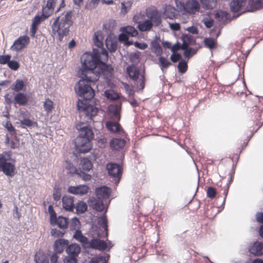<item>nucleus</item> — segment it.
<instances>
[{
	"label": "nucleus",
	"mask_w": 263,
	"mask_h": 263,
	"mask_svg": "<svg viewBox=\"0 0 263 263\" xmlns=\"http://www.w3.org/2000/svg\"><path fill=\"white\" fill-rule=\"evenodd\" d=\"M82 67L79 72L82 79L87 83L94 82L99 80L100 76L103 74L106 78L111 76L112 68L105 64L107 61L95 59L90 53H84L81 58Z\"/></svg>",
	"instance_id": "nucleus-1"
},
{
	"label": "nucleus",
	"mask_w": 263,
	"mask_h": 263,
	"mask_svg": "<svg viewBox=\"0 0 263 263\" xmlns=\"http://www.w3.org/2000/svg\"><path fill=\"white\" fill-rule=\"evenodd\" d=\"M76 127L79 131V135L75 140L76 148L80 153H87L92 147L91 140L93 138V132L84 123H78Z\"/></svg>",
	"instance_id": "nucleus-2"
},
{
	"label": "nucleus",
	"mask_w": 263,
	"mask_h": 263,
	"mask_svg": "<svg viewBox=\"0 0 263 263\" xmlns=\"http://www.w3.org/2000/svg\"><path fill=\"white\" fill-rule=\"evenodd\" d=\"M72 12L68 11L57 17L52 25V33L57 34L61 41L64 36L68 34L69 27L72 25Z\"/></svg>",
	"instance_id": "nucleus-3"
},
{
	"label": "nucleus",
	"mask_w": 263,
	"mask_h": 263,
	"mask_svg": "<svg viewBox=\"0 0 263 263\" xmlns=\"http://www.w3.org/2000/svg\"><path fill=\"white\" fill-rule=\"evenodd\" d=\"M110 193V190L106 186H101L96 189L97 198H91L89 201V206L97 211H103L105 209L104 202H108V199Z\"/></svg>",
	"instance_id": "nucleus-4"
},
{
	"label": "nucleus",
	"mask_w": 263,
	"mask_h": 263,
	"mask_svg": "<svg viewBox=\"0 0 263 263\" xmlns=\"http://www.w3.org/2000/svg\"><path fill=\"white\" fill-rule=\"evenodd\" d=\"M102 35L100 31L95 32L93 37V43L97 47V48H93L92 53H90L94 57L95 59H98L100 60L107 61L108 53L107 51L102 48Z\"/></svg>",
	"instance_id": "nucleus-5"
},
{
	"label": "nucleus",
	"mask_w": 263,
	"mask_h": 263,
	"mask_svg": "<svg viewBox=\"0 0 263 263\" xmlns=\"http://www.w3.org/2000/svg\"><path fill=\"white\" fill-rule=\"evenodd\" d=\"M76 92L83 99L80 100H89L93 98L95 92L90 84L84 79H81L75 85Z\"/></svg>",
	"instance_id": "nucleus-6"
},
{
	"label": "nucleus",
	"mask_w": 263,
	"mask_h": 263,
	"mask_svg": "<svg viewBox=\"0 0 263 263\" xmlns=\"http://www.w3.org/2000/svg\"><path fill=\"white\" fill-rule=\"evenodd\" d=\"M10 159V155L8 153L0 154V172H3L7 176L12 177L15 167L14 164L9 161Z\"/></svg>",
	"instance_id": "nucleus-7"
},
{
	"label": "nucleus",
	"mask_w": 263,
	"mask_h": 263,
	"mask_svg": "<svg viewBox=\"0 0 263 263\" xmlns=\"http://www.w3.org/2000/svg\"><path fill=\"white\" fill-rule=\"evenodd\" d=\"M88 100H79L77 103L78 110L81 112V116H85L87 119H92L98 112V109L88 103Z\"/></svg>",
	"instance_id": "nucleus-8"
},
{
	"label": "nucleus",
	"mask_w": 263,
	"mask_h": 263,
	"mask_svg": "<svg viewBox=\"0 0 263 263\" xmlns=\"http://www.w3.org/2000/svg\"><path fill=\"white\" fill-rule=\"evenodd\" d=\"M230 9L234 12L240 11L241 13L253 12L249 1L247 0H232L230 3Z\"/></svg>",
	"instance_id": "nucleus-9"
},
{
	"label": "nucleus",
	"mask_w": 263,
	"mask_h": 263,
	"mask_svg": "<svg viewBox=\"0 0 263 263\" xmlns=\"http://www.w3.org/2000/svg\"><path fill=\"white\" fill-rule=\"evenodd\" d=\"M107 169L108 174L115 178L116 183H118L121 174V170L120 166L117 164L109 163L107 165Z\"/></svg>",
	"instance_id": "nucleus-10"
},
{
	"label": "nucleus",
	"mask_w": 263,
	"mask_h": 263,
	"mask_svg": "<svg viewBox=\"0 0 263 263\" xmlns=\"http://www.w3.org/2000/svg\"><path fill=\"white\" fill-rule=\"evenodd\" d=\"M29 42L30 39L28 36H21L14 42L11 48L17 51H21L25 48Z\"/></svg>",
	"instance_id": "nucleus-11"
},
{
	"label": "nucleus",
	"mask_w": 263,
	"mask_h": 263,
	"mask_svg": "<svg viewBox=\"0 0 263 263\" xmlns=\"http://www.w3.org/2000/svg\"><path fill=\"white\" fill-rule=\"evenodd\" d=\"M183 11L191 14H195L200 9V4L196 0H188L184 6Z\"/></svg>",
	"instance_id": "nucleus-12"
},
{
	"label": "nucleus",
	"mask_w": 263,
	"mask_h": 263,
	"mask_svg": "<svg viewBox=\"0 0 263 263\" xmlns=\"http://www.w3.org/2000/svg\"><path fill=\"white\" fill-rule=\"evenodd\" d=\"M88 189L86 185H79L69 187L68 191L73 194L82 195L87 193Z\"/></svg>",
	"instance_id": "nucleus-13"
},
{
	"label": "nucleus",
	"mask_w": 263,
	"mask_h": 263,
	"mask_svg": "<svg viewBox=\"0 0 263 263\" xmlns=\"http://www.w3.org/2000/svg\"><path fill=\"white\" fill-rule=\"evenodd\" d=\"M106 247V243L104 241L98 239L91 240L88 242V247H87V248H91L99 250H104Z\"/></svg>",
	"instance_id": "nucleus-14"
},
{
	"label": "nucleus",
	"mask_w": 263,
	"mask_h": 263,
	"mask_svg": "<svg viewBox=\"0 0 263 263\" xmlns=\"http://www.w3.org/2000/svg\"><path fill=\"white\" fill-rule=\"evenodd\" d=\"M137 17H138V16L135 15L133 18L138 24V28L141 31H148L151 30L153 24L149 20H146L142 22H138Z\"/></svg>",
	"instance_id": "nucleus-15"
},
{
	"label": "nucleus",
	"mask_w": 263,
	"mask_h": 263,
	"mask_svg": "<svg viewBox=\"0 0 263 263\" xmlns=\"http://www.w3.org/2000/svg\"><path fill=\"white\" fill-rule=\"evenodd\" d=\"M163 11L164 15L170 19H173L177 15V9L171 5H165L163 8Z\"/></svg>",
	"instance_id": "nucleus-16"
},
{
	"label": "nucleus",
	"mask_w": 263,
	"mask_h": 263,
	"mask_svg": "<svg viewBox=\"0 0 263 263\" xmlns=\"http://www.w3.org/2000/svg\"><path fill=\"white\" fill-rule=\"evenodd\" d=\"M147 17L154 23L156 26L159 25L161 22V16L157 10H153L146 13Z\"/></svg>",
	"instance_id": "nucleus-17"
},
{
	"label": "nucleus",
	"mask_w": 263,
	"mask_h": 263,
	"mask_svg": "<svg viewBox=\"0 0 263 263\" xmlns=\"http://www.w3.org/2000/svg\"><path fill=\"white\" fill-rule=\"evenodd\" d=\"M250 252L257 256L263 255V244L261 242H255L249 248Z\"/></svg>",
	"instance_id": "nucleus-18"
},
{
	"label": "nucleus",
	"mask_w": 263,
	"mask_h": 263,
	"mask_svg": "<svg viewBox=\"0 0 263 263\" xmlns=\"http://www.w3.org/2000/svg\"><path fill=\"white\" fill-rule=\"evenodd\" d=\"M63 208L67 210L71 211L74 208L73 198L71 196H65L62 198Z\"/></svg>",
	"instance_id": "nucleus-19"
},
{
	"label": "nucleus",
	"mask_w": 263,
	"mask_h": 263,
	"mask_svg": "<svg viewBox=\"0 0 263 263\" xmlns=\"http://www.w3.org/2000/svg\"><path fill=\"white\" fill-rule=\"evenodd\" d=\"M68 241L64 239H59L56 240L54 243V249L57 253H62L64 248L68 246Z\"/></svg>",
	"instance_id": "nucleus-20"
},
{
	"label": "nucleus",
	"mask_w": 263,
	"mask_h": 263,
	"mask_svg": "<svg viewBox=\"0 0 263 263\" xmlns=\"http://www.w3.org/2000/svg\"><path fill=\"white\" fill-rule=\"evenodd\" d=\"M81 248L79 245L73 243L68 246L66 250V253L71 256L76 257L80 253Z\"/></svg>",
	"instance_id": "nucleus-21"
},
{
	"label": "nucleus",
	"mask_w": 263,
	"mask_h": 263,
	"mask_svg": "<svg viewBox=\"0 0 263 263\" xmlns=\"http://www.w3.org/2000/svg\"><path fill=\"white\" fill-rule=\"evenodd\" d=\"M106 126L110 132L119 134L122 132V128L118 122L108 121L106 123Z\"/></svg>",
	"instance_id": "nucleus-22"
},
{
	"label": "nucleus",
	"mask_w": 263,
	"mask_h": 263,
	"mask_svg": "<svg viewBox=\"0 0 263 263\" xmlns=\"http://www.w3.org/2000/svg\"><path fill=\"white\" fill-rule=\"evenodd\" d=\"M125 144V141L124 139L115 138L110 142L111 148L115 150H118L123 148Z\"/></svg>",
	"instance_id": "nucleus-23"
},
{
	"label": "nucleus",
	"mask_w": 263,
	"mask_h": 263,
	"mask_svg": "<svg viewBox=\"0 0 263 263\" xmlns=\"http://www.w3.org/2000/svg\"><path fill=\"white\" fill-rule=\"evenodd\" d=\"M120 31L122 32V33H125L128 36H130L132 37L136 36L138 34V31L133 26H128L121 28Z\"/></svg>",
	"instance_id": "nucleus-24"
},
{
	"label": "nucleus",
	"mask_w": 263,
	"mask_h": 263,
	"mask_svg": "<svg viewBox=\"0 0 263 263\" xmlns=\"http://www.w3.org/2000/svg\"><path fill=\"white\" fill-rule=\"evenodd\" d=\"M73 238L80 242L84 247L87 248V247H88V239L83 235L80 231L77 230L76 231L73 235Z\"/></svg>",
	"instance_id": "nucleus-25"
},
{
	"label": "nucleus",
	"mask_w": 263,
	"mask_h": 263,
	"mask_svg": "<svg viewBox=\"0 0 263 263\" xmlns=\"http://www.w3.org/2000/svg\"><path fill=\"white\" fill-rule=\"evenodd\" d=\"M126 69L129 77L134 81L137 80L139 74V69L134 65L128 66Z\"/></svg>",
	"instance_id": "nucleus-26"
},
{
	"label": "nucleus",
	"mask_w": 263,
	"mask_h": 263,
	"mask_svg": "<svg viewBox=\"0 0 263 263\" xmlns=\"http://www.w3.org/2000/svg\"><path fill=\"white\" fill-rule=\"evenodd\" d=\"M120 109L121 107L118 105H111L109 107V111L115 120H120Z\"/></svg>",
	"instance_id": "nucleus-27"
},
{
	"label": "nucleus",
	"mask_w": 263,
	"mask_h": 263,
	"mask_svg": "<svg viewBox=\"0 0 263 263\" xmlns=\"http://www.w3.org/2000/svg\"><path fill=\"white\" fill-rule=\"evenodd\" d=\"M202 7L208 10H212L216 7L217 0H200Z\"/></svg>",
	"instance_id": "nucleus-28"
},
{
	"label": "nucleus",
	"mask_w": 263,
	"mask_h": 263,
	"mask_svg": "<svg viewBox=\"0 0 263 263\" xmlns=\"http://www.w3.org/2000/svg\"><path fill=\"white\" fill-rule=\"evenodd\" d=\"M14 101L15 103L18 104L20 105H24L27 103L28 99L23 93H18L15 97Z\"/></svg>",
	"instance_id": "nucleus-29"
},
{
	"label": "nucleus",
	"mask_w": 263,
	"mask_h": 263,
	"mask_svg": "<svg viewBox=\"0 0 263 263\" xmlns=\"http://www.w3.org/2000/svg\"><path fill=\"white\" fill-rule=\"evenodd\" d=\"M181 48L184 50L183 55L185 58H189L196 53V51L193 48H188L187 44L185 42L182 44Z\"/></svg>",
	"instance_id": "nucleus-30"
},
{
	"label": "nucleus",
	"mask_w": 263,
	"mask_h": 263,
	"mask_svg": "<svg viewBox=\"0 0 263 263\" xmlns=\"http://www.w3.org/2000/svg\"><path fill=\"white\" fill-rule=\"evenodd\" d=\"M55 223L57 226L62 229H65L67 227L68 221L67 219L62 216H59L58 218H55V220H53V223Z\"/></svg>",
	"instance_id": "nucleus-31"
},
{
	"label": "nucleus",
	"mask_w": 263,
	"mask_h": 263,
	"mask_svg": "<svg viewBox=\"0 0 263 263\" xmlns=\"http://www.w3.org/2000/svg\"><path fill=\"white\" fill-rule=\"evenodd\" d=\"M151 49L152 52L154 53L156 55H160L162 53L161 47L159 44L156 41L151 42Z\"/></svg>",
	"instance_id": "nucleus-32"
},
{
	"label": "nucleus",
	"mask_w": 263,
	"mask_h": 263,
	"mask_svg": "<svg viewBox=\"0 0 263 263\" xmlns=\"http://www.w3.org/2000/svg\"><path fill=\"white\" fill-rule=\"evenodd\" d=\"M64 166L68 173L71 174H78V170L70 161H66L64 164Z\"/></svg>",
	"instance_id": "nucleus-33"
},
{
	"label": "nucleus",
	"mask_w": 263,
	"mask_h": 263,
	"mask_svg": "<svg viewBox=\"0 0 263 263\" xmlns=\"http://www.w3.org/2000/svg\"><path fill=\"white\" fill-rule=\"evenodd\" d=\"M80 166L83 170L88 171L90 170L92 165L89 159L84 158L81 160Z\"/></svg>",
	"instance_id": "nucleus-34"
},
{
	"label": "nucleus",
	"mask_w": 263,
	"mask_h": 263,
	"mask_svg": "<svg viewBox=\"0 0 263 263\" xmlns=\"http://www.w3.org/2000/svg\"><path fill=\"white\" fill-rule=\"evenodd\" d=\"M249 4L254 11L263 7V0H249Z\"/></svg>",
	"instance_id": "nucleus-35"
},
{
	"label": "nucleus",
	"mask_w": 263,
	"mask_h": 263,
	"mask_svg": "<svg viewBox=\"0 0 263 263\" xmlns=\"http://www.w3.org/2000/svg\"><path fill=\"white\" fill-rule=\"evenodd\" d=\"M133 2L132 1H127L121 3V13L125 14L130 9Z\"/></svg>",
	"instance_id": "nucleus-36"
},
{
	"label": "nucleus",
	"mask_w": 263,
	"mask_h": 263,
	"mask_svg": "<svg viewBox=\"0 0 263 263\" xmlns=\"http://www.w3.org/2000/svg\"><path fill=\"white\" fill-rule=\"evenodd\" d=\"M43 107L44 110L47 114L50 113L53 109V102L51 100H50L49 98H46L43 103Z\"/></svg>",
	"instance_id": "nucleus-37"
},
{
	"label": "nucleus",
	"mask_w": 263,
	"mask_h": 263,
	"mask_svg": "<svg viewBox=\"0 0 263 263\" xmlns=\"http://www.w3.org/2000/svg\"><path fill=\"white\" fill-rule=\"evenodd\" d=\"M24 87V83L23 80L17 79L12 85L11 88L15 91H20L23 90Z\"/></svg>",
	"instance_id": "nucleus-38"
},
{
	"label": "nucleus",
	"mask_w": 263,
	"mask_h": 263,
	"mask_svg": "<svg viewBox=\"0 0 263 263\" xmlns=\"http://www.w3.org/2000/svg\"><path fill=\"white\" fill-rule=\"evenodd\" d=\"M159 62L160 63V68L163 72L164 71V69H166L171 65V63L163 57H159Z\"/></svg>",
	"instance_id": "nucleus-39"
},
{
	"label": "nucleus",
	"mask_w": 263,
	"mask_h": 263,
	"mask_svg": "<svg viewBox=\"0 0 263 263\" xmlns=\"http://www.w3.org/2000/svg\"><path fill=\"white\" fill-rule=\"evenodd\" d=\"M87 209V204L83 202L79 201L76 205L77 213L78 214H82L84 213Z\"/></svg>",
	"instance_id": "nucleus-40"
},
{
	"label": "nucleus",
	"mask_w": 263,
	"mask_h": 263,
	"mask_svg": "<svg viewBox=\"0 0 263 263\" xmlns=\"http://www.w3.org/2000/svg\"><path fill=\"white\" fill-rule=\"evenodd\" d=\"M106 46L107 49L111 52H114L117 48V43L108 39H107L106 40Z\"/></svg>",
	"instance_id": "nucleus-41"
},
{
	"label": "nucleus",
	"mask_w": 263,
	"mask_h": 263,
	"mask_svg": "<svg viewBox=\"0 0 263 263\" xmlns=\"http://www.w3.org/2000/svg\"><path fill=\"white\" fill-rule=\"evenodd\" d=\"M108 256H96L92 258L90 263H107Z\"/></svg>",
	"instance_id": "nucleus-42"
},
{
	"label": "nucleus",
	"mask_w": 263,
	"mask_h": 263,
	"mask_svg": "<svg viewBox=\"0 0 263 263\" xmlns=\"http://www.w3.org/2000/svg\"><path fill=\"white\" fill-rule=\"evenodd\" d=\"M204 44L205 46L210 49L214 48L216 44V41L212 38H205L204 40Z\"/></svg>",
	"instance_id": "nucleus-43"
},
{
	"label": "nucleus",
	"mask_w": 263,
	"mask_h": 263,
	"mask_svg": "<svg viewBox=\"0 0 263 263\" xmlns=\"http://www.w3.org/2000/svg\"><path fill=\"white\" fill-rule=\"evenodd\" d=\"M105 97L109 99L115 100L118 98L119 96L117 93L112 90H107L105 91Z\"/></svg>",
	"instance_id": "nucleus-44"
},
{
	"label": "nucleus",
	"mask_w": 263,
	"mask_h": 263,
	"mask_svg": "<svg viewBox=\"0 0 263 263\" xmlns=\"http://www.w3.org/2000/svg\"><path fill=\"white\" fill-rule=\"evenodd\" d=\"M119 40L120 41V42H124V44L127 46H129V45H133L134 44V43H133V42L132 41H129L128 40V36L125 34V33H121L119 35Z\"/></svg>",
	"instance_id": "nucleus-45"
},
{
	"label": "nucleus",
	"mask_w": 263,
	"mask_h": 263,
	"mask_svg": "<svg viewBox=\"0 0 263 263\" xmlns=\"http://www.w3.org/2000/svg\"><path fill=\"white\" fill-rule=\"evenodd\" d=\"M178 68L179 70V71L180 73H184L187 68V65L186 62H185L184 60H181L179 62L178 65Z\"/></svg>",
	"instance_id": "nucleus-46"
},
{
	"label": "nucleus",
	"mask_w": 263,
	"mask_h": 263,
	"mask_svg": "<svg viewBox=\"0 0 263 263\" xmlns=\"http://www.w3.org/2000/svg\"><path fill=\"white\" fill-rule=\"evenodd\" d=\"M49 14L46 15L44 12L41 16L36 15L34 17L32 24L35 25L36 26H39V25L41 23L42 17H43L44 18H46L48 17L49 16Z\"/></svg>",
	"instance_id": "nucleus-47"
},
{
	"label": "nucleus",
	"mask_w": 263,
	"mask_h": 263,
	"mask_svg": "<svg viewBox=\"0 0 263 263\" xmlns=\"http://www.w3.org/2000/svg\"><path fill=\"white\" fill-rule=\"evenodd\" d=\"M8 66L11 69L14 71L17 70L20 67L18 62L14 60L10 61V60L8 62Z\"/></svg>",
	"instance_id": "nucleus-48"
},
{
	"label": "nucleus",
	"mask_w": 263,
	"mask_h": 263,
	"mask_svg": "<svg viewBox=\"0 0 263 263\" xmlns=\"http://www.w3.org/2000/svg\"><path fill=\"white\" fill-rule=\"evenodd\" d=\"M98 222L100 224H101L102 228L106 231L107 229V220L106 217L105 215L100 217Z\"/></svg>",
	"instance_id": "nucleus-49"
},
{
	"label": "nucleus",
	"mask_w": 263,
	"mask_h": 263,
	"mask_svg": "<svg viewBox=\"0 0 263 263\" xmlns=\"http://www.w3.org/2000/svg\"><path fill=\"white\" fill-rule=\"evenodd\" d=\"M55 1L56 0H48L46 7L43 8V11H45L46 9H48L50 13H51L53 10V6Z\"/></svg>",
	"instance_id": "nucleus-50"
},
{
	"label": "nucleus",
	"mask_w": 263,
	"mask_h": 263,
	"mask_svg": "<svg viewBox=\"0 0 263 263\" xmlns=\"http://www.w3.org/2000/svg\"><path fill=\"white\" fill-rule=\"evenodd\" d=\"M116 22L114 20H109L103 25V28L106 30H111L115 26Z\"/></svg>",
	"instance_id": "nucleus-51"
},
{
	"label": "nucleus",
	"mask_w": 263,
	"mask_h": 263,
	"mask_svg": "<svg viewBox=\"0 0 263 263\" xmlns=\"http://www.w3.org/2000/svg\"><path fill=\"white\" fill-rule=\"evenodd\" d=\"M48 212L50 214V221L53 223V220H55L56 213H55L52 205H49L48 208Z\"/></svg>",
	"instance_id": "nucleus-52"
},
{
	"label": "nucleus",
	"mask_w": 263,
	"mask_h": 263,
	"mask_svg": "<svg viewBox=\"0 0 263 263\" xmlns=\"http://www.w3.org/2000/svg\"><path fill=\"white\" fill-rule=\"evenodd\" d=\"M11 57V55L9 54L0 55V64L3 65L6 64H8Z\"/></svg>",
	"instance_id": "nucleus-53"
},
{
	"label": "nucleus",
	"mask_w": 263,
	"mask_h": 263,
	"mask_svg": "<svg viewBox=\"0 0 263 263\" xmlns=\"http://www.w3.org/2000/svg\"><path fill=\"white\" fill-rule=\"evenodd\" d=\"M175 4L177 7V9L182 12L183 11V9L184 8V4L183 0H175Z\"/></svg>",
	"instance_id": "nucleus-54"
},
{
	"label": "nucleus",
	"mask_w": 263,
	"mask_h": 263,
	"mask_svg": "<svg viewBox=\"0 0 263 263\" xmlns=\"http://www.w3.org/2000/svg\"><path fill=\"white\" fill-rule=\"evenodd\" d=\"M35 260L36 263H48V260L43 255L38 256L37 255H35Z\"/></svg>",
	"instance_id": "nucleus-55"
},
{
	"label": "nucleus",
	"mask_w": 263,
	"mask_h": 263,
	"mask_svg": "<svg viewBox=\"0 0 263 263\" xmlns=\"http://www.w3.org/2000/svg\"><path fill=\"white\" fill-rule=\"evenodd\" d=\"M21 123L23 127H25L26 126L30 127L32 125V121L27 118H25L21 120Z\"/></svg>",
	"instance_id": "nucleus-56"
},
{
	"label": "nucleus",
	"mask_w": 263,
	"mask_h": 263,
	"mask_svg": "<svg viewBox=\"0 0 263 263\" xmlns=\"http://www.w3.org/2000/svg\"><path fill=\"white\" fill-rule=\"evenodd\" d=\"M134 46L140 49L143 50L146 49L148 46L145 43H139L138 42H134Z\"/></svg>",
	"instance_id": "nucleus-57"
},
{
	"label": "nucleus",
	"mask_w": 263,
	"mask_h": 263,
	"mask_svg": "<svg viewBox=\"0 0 263 263\" xmlns=\"http://www.w3.org/2000/svg\"><path fill=\"white\" fill-rule=\"evenodd\" d=\"M50 233L54 237H61L64 234L63 232L57 229H52Z\"/></svg>",
	"instance_id": "nucleus-58"
},
{
	"label": "nucleus",
	"mask_w": 263,
	"mask_h": 263,
	"mask_svg": "<svg viewBox=\"0 0 263 263\" xmlns=\"http://www.w3.org/2000/svg\"><path fill=\"white\" fill-rule=\"evenodd\" d=\"M216 195V191L213 187H209L207 190V196L210 198H213Z\"/></svg>",
	"instance_id": "nucleus-59"
},
{
	"label": "nucleus",
	"mask_w": 263,
	"mask_h": 263,
	"mask_svg": "<svg viewBox=\"0 0 263 263\" xmlns=\"http://www.w3.org/2000/svg\"><path fill=\"white\" fill-rule=\"evenodd\" d=\"M77 261L76 257L71 256L66 257L64 260V263H76Z\"/></svg>",
	"instance_id": "nucleus-60"
},
{
	"label": "nucleus",
	"mask_w": 263,
	"mask_h": 263,
	"mask_svg": "<svg viewBox=\"0 0 263 263\" xmlns=\"http://www.w3.org/2000/svg\"><path fill=\"white\" fill-rule=\"evenodd\" d=\"M203 23L207 28H210L213 25V21L211 18H204L203 20Z\"/></svg>",
	"instance_id": "nucleus-61"
},
{
	"label": "nucleus",
	"mask_w": 263,
	"mask_h": 263,
	"mask_svg": "<svg viewBox=\"0 0 263 263\" xmlns=\"http://www.w3.org/2000/svg\"><path fill=\"white\" fill-rule=\"evenodd\" d=\"M5 127L10 133H12V132H15V129H14V128L13 127V126H12L11 123L10 121H7L6 123V124L5 125Z\"/></svg>",
	"instance_id": "nucleus-62"
},
{
	"label": "nucleus",
	"mask_w": 263,
	"mask_h": 263,
	"mask_svg": "<svg viewBox=\"0 0 263 263\" xmlns=\"http://www.w3.org/2000/svg\"><path fill=\"white\" fill-rule=\"evenodd\" d=\"M79 176L85 181L89 180L91 179V176L83 172H80L78 174Z\"/></svg>",
	"instance_id": "nucleus-63"
},
{
	"label": "nucleus",
	"mask_w": 263,
	"mask_h": 263,
	"mask_svg": "<svg viewBox=\"0 0 263 263\" xmlns=\"http://www.w3.org/2000/svg\"><path fill=\"white\" fill-rule=\"evenodd\" d=\"M169 26L170 28L174 31H177L180 29V24L179 23H170Z\"/></svg>",
	"instance_id": "nucleus-64"
}]
</instances>
